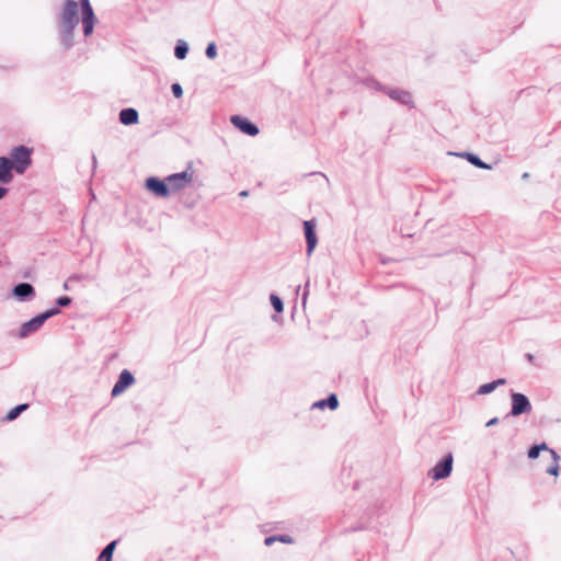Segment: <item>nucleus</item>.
I'll return each mask as SVG.
<instances>
[{
  "mask_svg": "<svg viewBox=\"0 0 561 561\" xmlns=\"http://www.w3.org/2000/svg\"><path fill=\"white\" fill-rule=\"evenodd\" d=\"M80 1L65 0L57 15L58 41L64 50H70L75 45V31L79 25Z\"/></svg>",
  "mask_w": 561,
  "mask_h": 561,
  "instance_id": "1",
  "label": "nucleus"
},
{
  "mask_svg": "<svg viewBox=\"0 0 561 561\" xmlns=\"http://www.w3.org/2000/svg\"><path fill=\"white\" fill-rule=\"evenodd\" d=\"M57 314H59V311L57 310V308H49V309H46L45 311L34 316L33 318H31L30 320H27L21 324L19 332H18V337H20V339L27 337L30 334L38 331L48 319H50Z\"/></svg>",
  "mask_w": 561,
  "mask_h": 561,
  "instance_id": "2",
  "label": "nucleus"
},
{
  "mask_svg": "<svg viewBox=\"0 0 561 561\" xmlns=\"http://www.w3.org/2000/svg\"><path fill=\"white\" fill-rule=\"evenodd\" d=\"M33 149L24 145H19L10 151L9 158L13 164L14 171L18 174H23L32 164Z\"/></svg>",
  "mask_w": 561,
  "mask_h": 561,
  "instance_id": "3",
  "label": "nucleus"
},
{
  "mask_svg": "<svg viewBox=\"0 0 561 561\" xmlns=\"http://www.w3.org/2000/svg\"><path fill=\"white\" fill-rule=\"evenodd\" d=\"M79 1H80V13H81L83 35L85 37H89L93 34L94 26L98 22V18L94 13V10L91 5L90 0H79Z\"/></svg>",
  "mask_w": 561,
  "mask_h": 561,
  "instance_id": "4",
  "label": "nucleus"
},
{
  "mask_svg": "<svg viewBox=\"0 0 561 561\" xmlns=\"http://www.w3.org/2000/svg\"><path fill=\"white\" fill-rule=\"evenodd\" d=\"M531 402L528 397L520 392L511 391V411L504 416V419H508L510 416H519L522 414H527L531 411Z\"/></svg>",
  "mask_w": 561,
  "mask_h": 561,
  "instance_id": "5",
  "label": "nucleus"
},
{
  "mask_svg": "<svg viewBox=\"0 0 561 561\" xmlns=\"http://www.w3.org/2000/svg\"><path fill=\"white\" fill-rule=\"evenodd\" d=\"M454 466L453 453H447L436 465L428 471L427 476L434 481H439L450 477Z\"/></svg>",
  "mask_w": 561,
  "mask_h": 561,
  "instance_id": "6",
  "label": "nucleus"
},
{
  "mask_svg": "<svg viewBox=\"0 0 561 561\" xmlns=\"http://www.w3.org/2000/svg\"><path fill=\"white\" fill-rule=\"evenodd\" d=\"M168 187L171 193H175L186 186H188L193 181V172L183 171L180 173H174L165 178Z\"/></svg>",
  "mask_w": 561,
  "mask_h": 561,
  "instance_id": "7",
  "label": "nucleus"
},
{
  "mask_svg": "<svg viewBox=\"0 0 561 561\" xmlns=\"http://www.w3.org/2000/svg\"><path fill=\"white\" fill-rule=\"evenodd\" d=\"M12 296L21 302H26L35 298L36 291L32 284L22 282L12 287Z\"/></svg>",
  "mask_w": 561,
  "mask_h": 561,
  "instance_id": "8",
  "label": "nucleus"
},
{
  "mask_svg": "<svg viewBox=\"0 0 561 561\" xmlns=\"http://www.w3.org/2000/svg\"><path fill=\"white\" fill-rule=\"evenodd\" d=\"M135 382V377L134 375L127 370V369H124L119 376H118V379L117 381L115 382L113 389H112V392H111V396L113 398L115 397H118L119 394H122L129 386H131L133 383Z\"/></svg>",
  "mask_w": 561,
  "mask_h": 561,
  "instance_id": "9",
  "label": "nucleus"
},
{
  "mask_svg": "<svg viewBox=\"0 0 561 561\" xmlns=\"http://www.w3.org/2000/svg\"><path fill=\"white\" fill-rule=\"evenodd\" d=\"M146 187L153 193L156 196L159 197H167L170 195V191L168 187L167 180L160 181L154 178H149L146 181Z\"/></svg>",
  "mask_w": 561,
  "mask_h": 561,
  "instance_id": "10",
  "label": "nucleus"
},
{
  "mask_svg": "<svg viewBox=\"0 0 561 561\" xmlns=\"http://www.w3.org/2000/svg\"><path fill=\"white\" fill-rule=\"evenodd\" d=\"M14 168L11 163V158L7 156L0 157V183L1 184H9L13 178Z\"/></svg>",
  "mask_w": 561,
  "mask_h": 561,
  "instance_id": "11",
  "label": "nucleus"
},
{
  "mask_svg": "<svg viewBox=\"0 0 561 561\" xmlns=\"http://www.w3.org/2000/svg\"><path fill=\"white\" fill-rule=\"evenodd\" d=\"M304 228H305V236H306V240H307V252H308V254H310L313 251V249L316 248L317 242H318L316 231H314L316 221L313 219L306 220L304 222Z\"/></svg>",
  "mask_w": 561,
  "mask_h": 561,
  "instance_id": "12",
  "label": "nucleus"
},
{
  "mask_svg": "<svg viewBox=\"0 0 561 561\" xmlns=\"http://www.w3.org/2000/svg\"><path fill=\"white\" fill-rule=\"evenodd\" d=\"M118 121L122 125L131 126L139 122V112L134 107L121 110Z\"/></svg>",
  "mask_w": 561,
  "mask_h": 561,
  "instance_id": "13",
  "label": "nucleus"
},
{
  "mask_svg": "<svg viewBox=\"0 0 561 561\" xmlns=\"http://www.w3.org/2000/svg\"><path fill=\"white\" fill-rule=\"evenodd\" d=\"M231 123L237 127L239 128L242 133L247 134V135H250V136H255L257 135L259 133V129L255 125H253L251 122H249L248 119L241 117V116H232L231 117Z\"/></svg>",
  "mask_w": 561,
  "mask_h": 561,
  "instance_id": "14",
  "label": "nucleus"
},
{
  "mask_svg": "<svg viewBox=\"0 0 561 561\" xmlns=\"http://www.w3.org/2000/svg\"><path fill=\"white\" fill-rule=\"evenodd\" d=\"M339 398L336 393H330L327 398L320 399L312 403L311 409L335 411L339 408Z\"/></svg>",
  "mask_w": 561,
  "mask_h": 561,
  "instance_id": "15",
  "label": "nucleus"
},
{
  "mask_svg": "<svg viewBox=\"0 0 561 561\" xmlns=\"http://www.w3.org/2000/svg\"><path fill=\"white\" fill-rule=\"evenodd\" d=\"M507 380L505 378H497L493 381L481 385L476 393L479 396L489 394L493 392L497 387L504 386Z\"/></svg>",
  "mask_w": 561,
  "mask_h": 561,
  "instance_id": "16",
  "label": "nucleus"
},
{
  "mask_svg": "<svg viewBox=\"0 0 561 561\" xmlns=\"http://www.w3.org/2000/svg\"><path fill=\"white\" fill-rule=\"evenodd\" d=\"M276 541L282 542V543H293L294 542V538L290 535H287V534L272 535V536L265 537L264 545L266 547H270V546H272Z\"/></svg>",
  "mask_w": 561,
  "mask_h": 561,
  "instance_id": "17",
  "label": "nucleus"
},
{
  "mask_svg": "<svg viewBox=\"0 0 561 561\" xmlns=\"http://www.w3.org/2000/svg\"><path fill=\"white\" fill-rule=\"evenodd\" d=\"M542 450L550 453L552 448H550L545 442L540 444H533L527 450V456L531 460L537 459Z\"/></svg>",
  "mask_w": 561,
  "mask_h": 561,
  "instance_id": "18",
  "label": "nucleus"
},
{
  "mask_svg": "<svg viewBox=\"0 0 561 561\" xmlns=\"http://www.w3.org/2000/svg\"><path fill=\"white\" fill-rule=\"evenodd\" d=\"M550 455H551L552 461L547 467L546 472L550 476L557 477L559 474V470H560V467H559L560 456L554 449L550 450Z\"/></svg>",
  "mask_w": 561,
  "mask_h": 561,
  "instance_id": "19",
  "label": "nucleus"
},
{
  "mask_svg": "<svg viewBox=\"0 0 561 561\" xmlns=\"http://www.w3.org/2000/svg\"><path fill=\"white\" fill-rule=\"evenodd\" d=\"M116 545H117V540H113L110 543H107L106 547L101 551L98 560L99 561H112Z\"/></svg>",
  "mask_w": 561,
  "mask_h": 561,
  "instance_id": "20",
  "label": "nucleus"
},
{
  "mask_svg": "<svg viewBox=\"0 0 561 561\" xmlns=\"http://www.w3.org/2000/svg\"><path fill=\"white\" fill-rule=\"evenodd\" d=\"M28 408V404L27 403H22V404H19L16 407H14L13 409H11L7 415H5V420L7 421H13L15 420L22 412H24L26 409Z\"/></svg>",
  "mask_w": 561,
  "mask_h": 561,
  "instance_id": "21",
  "label": "nucleus"
},
{
  "mask_svg": "<svg viewBox=\"0 0 561 561\" xmlns=\"http://www.w3.org/2000/svg\"><path fill=\"white\" fill-rule=\"evenodd\" d=\"M390 96L392 99L399 100L404 104L412 103V95L409 92L405 91H391Z\"/></svg>",
  "mask_w": 561,
  "mask_h": 561,
  "instance_id": "22",
  "label": "nucleus"
},
{
  "mask_svg": "<svg viewBox=\"0 0 561 561\" xmlns=\"http://www.w3.org/2000/svg\"><path fill=\"white\" fill-rule=\"evenodd\" d=\"M525 359L535 367H542L545 360L535 353H525Z\"/></svg>",
  "mask_w": 561,
  "mask_h": 561,
  "instance_id": "23",
  "label": "nucleus"
},
{
  "mask_svg": "<svg viewBox=\"0 0 561 561\" xmlns=\"http://www.w3.org/2000/svg\"><path fill=\"white\" fill-rule=\"evenodd\" d=\"M72 302V298L70 296H60L55 300V306L53 308H57L60 312L61 308L69 307Z\"/></svg>",
  "mask_w": 561,
  "mask_h": 561,
  "instance_id": "24",
  "label": "nucleus"
},
{
  "mask_svg": "<svg viewBox=\"0 0 561 561\" xmlns=\"http://www.w3.org/2000/svg\"><path fill=\"white\" fill-rule=\"evenodd\" d=\"M174 54L179 59L185 58L187 54V46L185 44H179L174 49Z\"/></svg>",
  "mask_w": 561,
  "mask_h": 561,
  "instance_id": "25",
  "label": "nucleus"
},
{
  "mask_svg": "<svg viewBox=\"0 0 561 561\" xmlns=\"http://www.w3.org/2000/svg\"><path fill=\"white\" fill-rule=\"evenodd\" d=\"M271 304L277 312H282L284 307L280 298L276 295H271Z\"/></svg>",
  "mask_w": 561,
  "mask_h": 561,
  "instance_id": "26",
  "label": "nucleus"
},
{
  "mask_svg": "<svg viewBox=\"0 0 561 561\" xmlns=\"http://www.w3.org/2000/svg\"><path fill=\"white\" fill-rule=\"evenodd\" d=\"M366 527L364 524L362 523H357L356 525L354 526H350V527H346L342 530V534H350V533H355V531H360V530H364Z\"/></svg>",
  "mask_w": 561,
  "mask_h": 561,
  "instance_id": "27",
  "label": "nucleus"
},
{
  "mask_svg": "<svg viewBox=\"0 0 561 561\" xmlns=\"http://www.w3.org/2000/svg\"><path fill=\"white\" fill-rule=\"evenodd\" d=\"M468 160L479 167V168H482V169H489V167L486 164H484L478 157L476 156H472V154H468Z\"/></svg>",
  "mask_w": 561,
  "mask_h": 561,
  "instance_id": "28",
  "label": "nucleus"
},
{
  "mask_svg": "<svg viewBox=\"0 0 561 561\" xmlns=\"http://www.w3.org/2000/svg\"><path fill=\"white\" fill-rule=\"evenodd\" d=\"M206 55L207 57L209 58H215L216 57V46L214 43H210L207 48H206Z\"/></svg>",
  "mask_w": 561,
  "mask_h": 561,
  "instance_id": "29",
  "label": "nucleus"
},
{
  "mask_svg": "<svg viewBox=\"0 0 561 561\" xmlns=\"http://www.w3.org/2000/svg\"><path fill=\"white\" fill-rule=\"evenodd\" d=\"M172 92H173L175 98H178V99L181 98L182 94H183L182 87L179 83H173L172 84Z\"/></svg>",
  "mask_w": 561,
  "mask_h": 561,
  "instance_id": "30",
  "label": "nucleus"
},
{
  "mask_svg": "<svg viewBox=\"0 0 561 561\" xmlns=\"http://www.w3.org/2000/svg\"><path fill=\"white\" fill-rule=\"evenodd\" d=\"M499 421H500V420H499V417H497V416H494V417L490 419V420L486 422L485 426H486V427L494 426V425H496V424L499 423Z\"/></svg>",
  "mask_w": 561,
  "mask_h": 561,
  "instance_id": "31",
  "label": "nucleus"
},
{
  "mask_svg": "<svg viewBox=\"0 0 561 561\" xmlns=\"http://www.w3.org/2000/svg\"><path fill=\"white\" fill-rule=\"evenodd\" d=\"M9 192L8 187L0 185V199H2Z\"/></svg>",
  "mask_w": 561,
  "mask_h": 561,
  "instance_id": "32",
  "label": "nucleus"
},
{
  "mask_svg": "<svg viewBox=\"0 0 561 561\" xmlns=\"http://www.w3.org/2000/svg\"><path fill=\"white\" fill-rule=\"evenodd\" d=\"M92 162H93V167H95V164H96V157L94 154H92Z\"/></svg>",
  "mask_w": 561,
  "mask_h": 561,
  "instance_id": "33",
  "label": "nucleus"
},
{
  "mask_svg": "<svg viewBox=\"0 0 561 561\" xmlns=\"http://www.w3.org/2000/svg\"><path fill=\"white\" fill-rule=\"evenodd\" d=\"M62 287H64V289H65V290H68V289H69V287H68V282H65V283H64V285H62Z\"/></svg>",
  "mask_w": 561,
  "mask_h": 561,
  "instance_id": "34",
  "label": "nucleus"
},
{
  "mask_svg": "<svg viewBox=\"0 0 561 561\" xmlns=\"http://www.w3.org/2000/svg\"><path fill=\"white\" fill-rule=\"evenodd\" d=\"M240 196H248V192L247 191L241 192Z\"/></svg>",
  "mask_w": 561,
  "mask_h": 561,
  "instance_id": "35",
  "label": "nucleus"
},
{
  "mask_svg": "<svg viewBox=\"0 0 561 561\" xmlns=\"http://www.w3.org/2000/svg\"><path fill=\"white\" fill-rule=\"evenodd\" d=\"M126 251H127L128 253H129V252H131L130 247H129L128 244L126 245Z\"/></svg>",
  "mask_w": 561,
  "mask_h": 561,
  "instance_id": "36",
  "label": "nucleus"
}]
</instances>
